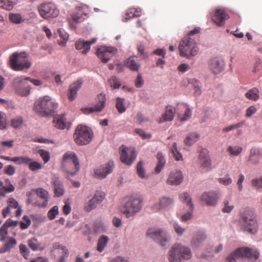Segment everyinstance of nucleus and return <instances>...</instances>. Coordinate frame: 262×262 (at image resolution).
Here are the masks:
<instances>
[{
	"instance_id": "obj_55",
	"label": "nucleus",
	"mask_w": 262,
	"mask_h": 262,
	"mask_svg": "<svg viewBox=\"0 0 262 262\" xmlns=\"http://www.w3.org/2000/svg\"><path fill=\"white\" fill-rule=\"evenodd\" d=\"M23 120L21 117H17L11 121V125L15 128H19L23 124Z\"/></svg>"
},
{
	"instance_id": "obj_36",
	"label": "nucleus",
	"mask_w": 262,
	"mask_h": 262,
	"mask_svg": "<svg viewBox=\"0 0 262 262\" xmlns=\"http://www.w3.org/2000/svg\"><path fill=\"white\" fill-rule=\"evenodd\" d=\"M205 238V234L202 232H199L193 236L192 240V245L194 247H197L199 244L204 241Z\"/></svg>"
},
{
	"instance_id": "obj_1",
	"label": "nucleus",
	"mask_w": 262,
	"mask_h": 262,
	"mask_svg": "<svg viewBox=\"0 0 262 262\" xmlns=\"http://www.w3.org/2000/svg\"><path fill=\"white\" fill-rule=\"evenodd\" d=\"M192 256L190 249L179 244L172 246L167 253L169 262H183Z\"/></svg>"
},
{
	"instance_id": "obj_48",
	"label": "nucleus",
	"mask_w": 262,
	"mask_h": 262,
	"mask_svg": "<svg viewBox=\"0 0 262 262\" xmlns=\"http://www.w3.org/2000/svg\"><path fill=\"white\" fill-rule=\"evenodd\" d=\"M57 249H61L66 256H68L69 251L64 246L60 244L59 243H55L53 244L51 251H54Z\"/></svg>"
},
{
	"instance_id": "obj_21",
	"label": "nucleus",
	"mask_w": 262,
	"mask_h": 262,
	"mask_svg": "<svg viewBox=\"0 0 262 262\" xmlns=\"http://www.w3.org/2000/svg\"><path fill=\"white\" fill-rule=\"evenodd\" d=\"M262 158V150L256 147H253L250 150L248 161L252 164H257Z\"/></svg>"
},
{
	"instance_id": "obj_18",
	"label": "nucleus",
	"mask_w": 262,
	"mask_h": 262,
	"mask_svg": "<svg viewBox=\"0 0 262 262\" xmlns=\"http://www.w3.org/2000/svg\"><path fill=\"white\" fill-rule=\"evenodd\" d=\"M114 168V162L110 161L106 164L103 165L99 168L97 169L94 172L95 176L99 179H104L107 174L112 172Z\"/></svg>"
},
{
	"instance_id": "obj_7",
	"label": "nucleus",
	"mask_w": 262,
	"mask_h": 262,
	"mask_svg": "<svg viewBox=\"0 0 262 262\" xmlns=\"http://www.w3.org/2000/svg\"><path fill=\"white\" fill-rule=\"evenodd\" d=\"M73 137L78 145H86L90 142L93 137L91 130L85 126L78 125Z\"/></svg>"
},
{
	"instance_id": "obj_62",
	"label": "nucleus",
	"mask_w": 262,
	"mask_h": 262,
	"mask_svg": "<svg viewBox=\"0 0 262 262\" xmlns=\"http://www.w3.org/2000/svg\"><path fill=\"white\" fill-rule=\"evenodd\" d=\"M257 111V110L255 106L252 105L249 107L246 113V117L247 118H250L253 114H254Z\"/></svg>"
},
{
	"instance_id": "obj_3",
	"label": "nucleus",
	"mask_w": 262,
	"mask_h": 262,
	"mask_svg": "<svg viewBox=\"0 0 262 262\" xmlns=\"http://www.w3.org/2000/svg\"><path fill=\"white\" fill-rule=\"evenodd\" d=\"M179 50L180 56L187 58L196 55L199 52L196 42L194 39L189 36H185L182 39Z\"/></svg>"
},
{
	"instance_id": "obj_10",
	"label": "nucleus",
	"mask_w": 262,
	"mask_h": 262,
	"mask_svg": "<svg viewBox=\"0 0 262 262\" xmlns=\"http://www.w3.org/2000/svg\"><path fill=\"white\" fill-rule=\"evenodd\" d=\"M13 86L16 93L21 96H27L30 94V86L25 79V77H19L15 78Z\"/></svg>"
},
{
	"instance_id": "obj_13",
	"label": "nucleus",
	"mask_w": 262,
	"mask_h": 262,
	"mask_svg": "<svg viewBox=\"0 0 262 262\" xmlns=\"http://www.w3.org/2000/svg\"><path fill=\"white\" fill-rule=\"evenodd\" d=\"M35 191L37 196H38V197L43 200L42 202H34L31 196V192H28L27 196L29 197L27 200L28 203L32 204L34 206H38L40 207H46L48 205L49 198L48 191L41 188H37Z\"/></svg>"
},
{
	"instance_id": "obj_38",
	"label": "nucleus",
	"mask_w": 262,
	"mask_h": 262,
	"mask_svg": "<svg viewBox=\"0 0 262 262\" xmlns=\"http://www.w3.org/2000/svg\"><path fill=\"white\" fill-rule=\"evenodd\" d=\"M179 198L181 201L186 203L187 205L191 208V210L193 209V206L191 203V199L187 192H183L181 193L180 195Z\"/></svg>"
},
{
	"instance_id": "obj_22",
	"label": "nucleus",
	"mask_w": 262,
	"mask_h": 262,
	"mask_svg": "<svg viewBox=\"0 0 262 262\" xmlns=\"http://www.w3.org/2000/svg\"><path fill=\"white\" fill-rule=\"evenodd\" d=\"M174 114L175 108L171 105L167 106L165 113L159 119L158 122L161 123L164 122L171 121L173 119Z\"/></svg>"
},
{
	"instance_id": "obj_41",
	"label": "nucleus",
	"mask_w": 262,
	"mask_h": 262,
	"mask_svg": "<svg viewBox=\"0 0 262 262\" xmlns=\"http://www.w3.org/2000/svg\"><path fill=\"white\" fill-rule=\"evenodd\" d=\"M124 101V98L117 97L116 99V107L119 113H123L126 111Z\"/></svg>"
},
{
	"instance_id": "obj_9",
	"label": "nucleus",
	"mask_w": 262,
	"mask_h": 262,
	"mask_svg": "<svg viewBox=\"0 0 262 262\" xmlns=\"http://www.w3.org/2000/svg\"><path fill=\"white\" fill-rule=\"evenodd\" d=\"M27 52H14L10 56V66H31V62L29 59Z\"/></svg>"
},
{
	"instance_id": "obj_15",
	"label": "nucleus",
	"mask_w": 262,
	"mask_h": 262,
	"mask_svg": "<svg viewBox=\"0 0 262 262\" xmlns=\"http://www.w3.org/2000/svg\"><path fill=\"white\" fill-rule=\"evenodd\" d=\"M120 150L121 162L128 165H131L136 158V151L123 145L120 147Z\"/></svg>"
},
{
	"instance_id": "obj_44",
	"label": "nucleus",
	"mask_w": 262,
	"mask_h": 262,
	"mask_svg": "<svg viewBox=\"0 0 262 262\" xmlns=\"http://www.w3.org/2000/svg\"><path fill=\"white\" fill-rule=\"evenodd\" d=\"M108 82L110 86L114 89H119L121 85L120 81L115 76L111 77Z\"/></svg>"
},
{
	"instance_id": "obj_30",
	"label": "nucleus",
	"mask_w": 262,
	"mask_h": 262,
	"mask_svg": "<svg viewBox=\"0 0 262 262\" xmlns=\"http://www.w3.org/2000/svg\"><path fill=\"white\" fill-rule=\"evenodd\" d=\"M201 201L203 205L211 206L213 202V193L211 191L204 192L201 196Z\"/></svg>"
},
{
	"instance_id": "obj_45",
	"label": "nucleus",
	"mask_w": 262,
	"mask_h": 262,
	"mask_svg": "<svg viewBox=\"0 0 262 262\" xmlns=\"http://www.w3.org/2000/svg\"><path fill=\"white\" fill-rule=\"evenodd\" d=\"M171 152L174 156L175 159L177 161H179L180 160H182V154L178 151L177 146V143H173L171 148Z\"/></svg>"
},
{
	"instance_id": "obj_6",
	"label": "nucleus",
	"mask_w": 262,
	"mask_h": 262,
	"mask_svg": "<svg viewBox=\"0 0 262 262\" xmlns=\"http://www.w3.org/2000/svg\"><path fill=\"white\" fill-rule=\"evenodd\" d=\"M259 252L247 247L238 248L226 257L227 262H236V259L247 257L256 260L259 256Z\"/></svg>"
},
{
	"instance_id": "obj_52",
	"label": "nucleus",
	"mask_w": 262,
	"mask_h": 262,
	"mask_svg": "<svg viewBox=\"0 0 262 262\" xmlns=\"http://www.w3.org/2000/svg\"><path fill=\"white\" fill-rule=\"evenodd\" d=\"M218 182L222 185L227 186L232 182V179L230 177L229 174H226L225 177L221 178L218 179Z\"/></svg>"
},
{
	"instance_id": "obj_31",
	"label": "nucleus",
	"mask_w": 262,
	"mask_h": 262,
	"mask_svg": "<svg viewBox=\"0 0 262 262\" xmlns=\"http://www.w3.org/2000/svg\"><path fill=\"white\" fill-rule=\"evenodd\" d=\"M200 138L197 133H192L188 135L184 140V143L188 146H191L196 142Z\"/></svg>"
},
{
	"instance_id": "obj_43",
	"label": "nucleus",
	"mask_w": 262,
	"mask_h": 262,
	"mask_svg": "<svg viewBox=\"0 0 262 262\" xmlns=\"http://www.w3.org/2000/svg\"><path fill=\"white\" fill-rule=\"evenodd\" d=\"M29 247L33 250L36 251L38 250H42L43 248H40L39 245L38 244L37 240L35 238H32L28 241Z\"/></svg>"
},
{
	"instance_id": "obj_56",
	"label": "nucleus",
	"mask_w": 262,
	"mask_h": 262,
	"mask_svg": "<svg viewBox=\"0 0 262 262\" xmlns=\"http://www.w3.org/2000/svg\"><path fill=\"white\" fill-rule=\"evenodd\" d=\"M224 207L222 208V211L224 213H230L234 208V206L229 204L227 200L224 201Z\"/></svg>"
},
{
	"instance_id": "obj_16",
	"label": "nucleus",
	"mask_w": 262,
	"mask_h": 262,
	"mask_svg": "<svg viewBox=\"0 0 262 262\" xmlns=\"http://www.w3.org/2000/svg\"><path fill=\"white\" fill-rule=\"evenodd\" d=\"M104 197L105 194L103 192L97 191L93 198L85 204L84 210L86 212H90L96 209L97 206L103 201Z\"/></svg>"
},
{
	"instance_id": "obj_51",
	"label": "nucleus",
	"mask_w": 262,
	"mask_h": 262,
	"mask_svg": "<svg viewBox=\"0 0 262 262\" xmlns=\"http://www.w3.org/2000/svg\"><path fill=\"white\" fill-rule=\"evenodd\" d=\"M8 227L4 224L0 228L1 241L3 242L6 240L8 235Z\"/></svg>"
},
{
	"instance_id": "obj_4",
	"label": "nucleus",
	"mask_w": 262,
	"mask_h": 262,
	"mask_svg": "<svg viewBox=\"0 0 262 262\" xmlns=\"http://www.w3.org/2000/svg\"><path fill=\"white\" fill-rule=\"evenodd\" d=\"M142 208V200L135 196H130L121 208V212L127 218L134 216Z\"/></svg>"
},
{
	"instance_id": "obj_59",
	"label": "nucleus",
	"mask_w": 262,
	"mask_h": 262,
	"mask_svg": "<svg viewBox=\"0 0 262 262\" xmlns=\"http://www.w3.org/2000/svg\"><path fill=\"white\" fill-rule=\"evenodd\" d=\"M4 172L7 175L12 176L15 172V169L13 165H9L5 167Z\"/></svg>"
},
{
	"instance_id": "obj_35",
	"label": "nucleus",
	"mask_w": 262,
	"mask_h": 262,
	"mask_svg": "<svg viewBox=\"0 0 262 262\" xmlns=\"http://www.w3.org/2000/svg\"><path fill=\"white\" fill-rule=\"evenodd\" d=\"M245 97L249 100L257 101L259 98V91L257 88H253L246 93Z\"/></svg>"
},
{
	"instance_id": "obj_5",
	"label": "nucleus",
	"mask_w": 262,
	"mask_h": 262,
	"mask_svg": "<svg viewBox=\"0 0 262 262\" xmlns=\"http://www.w3.org/2000/svg\"><path fill=\"white\" fill-rule=\"evenodd\" d=\"M62 167L70 175H75L80 169L79 160L76 154L68 151L63 156Z\"/></svg>"
},
{
	"instance_id": "obj_50",
	"label": "nucleus",
	"mask_w": 262,
	"mask_h": 262,
	"mask_svg": "<svg viewBox=\"0 0 262 262\" xmlns=\"http://www.w3.org/2000/svg\"><path fill=\"white\" fill-rule=\"evenodd\" d=\"M137 172L141 178H145V171L143 168V163L142 161H140L137 165Z\"/></svg>"
},
{
	"instance_id": "obj_24",
	"label": "nucleus",
	"mask_w": 262,
	"mask_h": 262,
	"mask_svg": "<svg viewBox=\"0 0 262 262\" xmlns=\"http://www.w3.org/2000/svg\"><path fill=\"white\" fill-rule=\"evenodd\" d=\"M96 41V39L94 38L91 41H83L79 40L75 43V48L77 50H82V53L86 54L90 49V46L92 44Z\"/></svg>"
},
{
	"instance_id": "obj_42",
	"label": "nucleus",
	"mask_w": 262,
	"mask_h": 262,
	"mask_svg": "<svg viewBox=\"0 0 262 262\" xmlns=\"http://www.w3.org/2000/svg\"><path fill=\"white\" fill-rule=\"evenodd\" d=\"M106 227L100 221H97L94 223V231L96 233L104 232L106 230Z\"/></svg>"
},
{
	"instance_id": "obj_57",
	"label": "nucleus",
	"mask_w": 262,
	"mask_h": 262,
	"mask_svg": "<svg viewBox=\"0 0 262 262\" xmlns=\"http://www.w3.org/2000/svg\"><path fill=\"white\" fill-rule=\"evenodd\" d=\"M135 119L136 121L140 124L143 122H146L149 121L148 118L145 117L143 114L141 113H137Z\"/></svg>"
},
{
	"instance_id": "obj_20",
	"label": "nucleus",
	"mask_w": 262,
	"mask_h": 262,
	"mask_svg": "<svg viewBox=\"0 0 262 262\" xmlns=\"http://www.w3.org/2000/svg\"><path fill=\"white\" fill-rule=\"evenodd\" d=\"M183 176L181 171H171L167 180V183L171 185H179L183 181Z\"/></svg>"
},
{
	"instance_id": "obj_8",
	"label": "nucleus",
	"mask_w": 262,
	"mask_h": 262,
	"mask_svg": "<svg viewBox=\"0 0 262 262\" xmlns=\"http://www.w3.org/2000/svg\"><path fill=\"white\" fill-rule=\"evenodd\" d=\"M241 221L245 230L252 234L256 232L258 225L255 215L252 210L245 211L243 214Z\"/></svg>"
},
{
	"instance_id": "obj_40",
	"label": "nucleus",
	"mask_w": 262,
	"mask_h": 262,
	"mask_svg": "<svg viewBox=\"0 0 262 262\" xmlns=\"http://www.w3.org/2000/svg\"><path fill=\"white\" fill-rule=\"evenodd\" d=\"M9 19L10 20L16 24H19L21 23H23L25 21V19H24L20 14L18 13H11L9 14Z\"/></svg>"
},
{
	"instance_id": "obj_39",
	"label": "nucleus",
	"mask_w": 262,
	"mask_h": 262,
	"mask_svg": "<svg viewBox=\"0 0 262 262\" xmlns=\"http://www.w3.org/2000/svg\"><path fill=\"white\" fill-rule=\"evenodd\" d=\"M243 151V148L241 146H230L227 148V151L229 153L230 156H237Z\"/></svg>"
},
{
	"instance_id": "obj_60",
	"label": "nucleus",
	"mask_w": 262,
	"mask_h": 262,
	"mask_svg": "<svg viewBox=\"0 0 262 262\" xmlns=\"http://www.w3.org/2000/svg\"><path fill=\"white\" fill-rule=\"evenodd\" d=\"M6 125V119L5 114L0 111V129L5 128Z\"/></svg>"
},
{
	"instance_id": "obj_26",
	"label": "nucleus",
	"mask_w": 262,
	"mask_h": 262,
	"mask_svg": "<svg viewBox=\"0 0 262 262\" xmlns=\"http://www.w3.org/2000/svg\"><path fill=\"white\" fill-rule=\"evenodd\" d=\"M53 185L54 187V195L56 197H59L64 194V189L62 182L56 178L53 180Z\"/></svg>"
},
{
	"instance_id": "obj_33",
	"label": "nucleus",
	"mask_w": 262,
	"mask_h": 262,
	"mask_svg": "<svg viewBox=\"0 0 262 262\" xmlns=\"http://www.w3.org/2000/svg\"><path fill=\"white\" fill-rule=\"evenodd\" d=\"M16 3V0H0V8L10 11L13 8Z\"/></svg>"
},
{
	"instance_id": "obj_19",
	"label": "nucleus",
	"mask_w": 262,
	"mask_h": 262,
	"mask_svg": "<svg viewBox=\"0 0 262 262\" xmlns=\"http://www.w3.org/2000/svg\"><path fill=\"white\" fill-rule=\"evenodd\" d=\"M198 163L202 172L208 171L211 166V160L206 150L201 152L198 158Z\"/></svg>"
},
{
	"instance_id": "obj_54",
	"label": "nucleus",
	"mask_w": 262,
	"mask_h": 262,
	"mask_svg": "<svg viewBox=\"0 0 262 262\" xmlns=\"http://www.w3.org/2000/svg\"><path fill=\"white\" fill-rule=\"evenodd\" d=\"M19 248L21 255L25 259H27L29 256V251L27 246L25 245L21 244L19 246Z\"/></svg>"
},
{
	"instance_id": "obj_63",
	"label": "nucleus",
	"mask_w": 262,
	"mask_h": 262,
	"mask_svg": "<svg viewBox=\"0 0 262 262\" xmlns=\"http://www.w3.org/2000/svg\"><path fill=\"white\" fill-rule=\"evenodd\" d=\"M244 125V123L243 122H239L233 125H231L230 126H228L223 129V131L224 132H228L232 129H234L236 128L241 127Z\"/></svg>"
},
{
	"instance_id": "obj_23",
	"label": "nucleus",
	"mask_w": 262,
	"mask_h": 262,
	"mask_svg": "<svg viewBox=\"0 0 262 262\" xmlns=\"http://www.w3.org/2000/svg\"><path fill=\"white\" fill-rule=\"evenodd\" d=\"M83 81L79 79L70 85L69 89L68 98L72 101L77 96V92L81 88Z\"/></svg>"
},
{
	"instance_id": "obj_61",
	"label": "nucleus",
	"mask_w": 262,
	"mask_h": 262,
	"mask_svg": "<svg viewBox=\"0 0 262 262\" xmlns=\"http://www.w3.org/2000/svg\"><path fill=\"white\" fill-rule=\"evenodd\" d=\"M144 80L142 77L141 74H139L135 81V85L137 88H140L143 86Z\"/></svg>"
},
{
	"instance_id": "obj_47",
	"label": "nucleus",
	"mask_w": 262,
	"mask_h": 262,
	"mask_svg": "<svg viewBox=\"0 0 262 262\" xmlns=\"http://www.w3.org/2000/svg\"><path fill=\"white\" fill-rule=\"evenodd\" d=\"M58 207L57 206H54L48 212V217L50 220H53L58 214Z\"/></svg>"
},
{
	"instance_id": "obj_27",
	"label": "nucleus",
	"mask_w": 262,
	"mask_h": 262,
	"mask_svg": "<svg viewBox=\"0 0 262 262\" xmlns=\"http://www.w3.org/2000/svg\"><path fill=\"white\" fill-rule=\"evenodd\" d=\"M173 202V200L170 198L162 197L159 199V202L155 204L153 207L154 210H161L169 206Z\"/></svg>"
},
{
	"instance_id": "obj_28",
	"label": "nucleus",
	"mask_w": 262,
	"mask_h": 262,
	"mask_svg": "<svg viewBox=\"0 0 262 262\" xmlns=\"http://www.w3.org/2000/svg\"><path fill=\"white\" fill-rule=\"evenodd\" d=\"M141 13V11L140 8H130L128 9L124 14L123 20L124 21H127L130 18L140 16Z\"/></svg>"
},
{
	"instance_id": "obj_58",
	"label": "nucleus",
	"mask_w": 262,
	"mask_h": 262,
	"mask_svg": "<svg viewBox=\"0 0 262 262\" xmlns=\"http://www.w3.org/2000/svg\"><path fill=\"white\" fill-rule=\"evenodd\" d=\"M189 211L188 212L183 214L181 216V220L182 222H186L187 221H188L192 218V212H193V209H192L191 210V209L190 207H189Z\"/></svg>"
},
{
	"instance_id": "obj_14",
	"label": "nucleus",
	"mask_w": 262,
	"mask_h": 262,
	"mask_svg": "<svg viewBox=\"0 0 262 262\" xmlns=\"http://www.w3.org/2000/svg\"><path fill=\"white\" fill-rule=\"evenodd\" d=\"M116 53L117 49L116 48L107 46L100 47L96 52L98 57L104 63L108 62Z\"/></svg>"
},
{
	"instance_id": "obj_11",
	"label": "nucleus",
	"mask_w": 262,
	"mask_h": 262,
	"mask_svg": "<svg viewBox=\"0 0 262 262\" xmlns=\"http://www.w3.org/2000/svg\"><path fill=\"white\" fill-rule=\"evenodd\" d=\"M40 16L44 18H54L59 14V11L52 3L42 4L38 7Z\"/></svg>"
},
{
	"instance_id": "obj_25",
	"label": "nucleus",
	"mask_w": 262,
	"mask_h": 262,
	"mask_svg": "<svg viewBox=\"0 0 262 262\" xmlns=\"http://www.w3.org/2000/svg\"><path fill=\"white\" fill-rule=\"evenodd\" d=\"M1 158L6 161L13 162L18 165H27L29 162L32 161V159L26 156L10 157L2 156H1Z\"/></svg>"
},
{
	"instance_id": "obj_53",
	"label": "nucleus",
	"mask_w": 262,
	"mask_h": 262,
	"mask_svg": "<svg viewBox=\"0 0 262 262\" xmlns=\"http://www.w3.org/2000/svg\"><path fill=\"white\" fill-rule=\"evenodd\" d=\"M135 132L143 139H150L151 138V135L146 133L144 130L140 128L136 129Z\"/></svg>"
},
{
	"instance_id": "obj_17",
	"label": "nucleus",
	"mask_w": 262,
	"mask_h": 262,
	"mask_svg": "<svg viewBox=\"0 0 262 262\" xmlns=\"http://www.w3.org/2000/svg\"><path fill=\"white\" fill-rule=\"evenodd\" d=\"M105 102V95L103 94H100L98 96V102L94 107H82L80 110L85 114H89L94 112H100L104 107Z\"/></svg>"
},
{
	"instance_id": "obj_49",
	"label": "nucleus",
	"mask_w": 262,
	"mask_h": 262,
	"mask_svg": "<svg viewBox=\"0 0 262 262\" xmlns=\"http://www.w3.org/2000/svg\"><path fill=\"white\" fill-rule=\"evenodd\" d=\"M38 154L41 157L45 163H47L50 159V153L44 150V149H39L38 151Z\"/></svg>"
},
{
	"instance_id": "obj_64",
	"label": "nucleus",
	"mask_w": 262,
	"mask_h": 262,
	"mask_svg": "<svg viewBox=\"0 0 262 262\" xmlns=\"http://www.w3.org/2000/svg\"><path fill=\"white\" fill-rule=\"evenodd\" d=\"M7 203H8V207H9V208H17L19 206L18 202L14 199L10 198L8 199Z\"/></svg>"
},
{
	"instance_id": "obj_32",
	"label": "nucleus",
	"mask_w": 262,
	"mask_h": 262,
	"mask_svg": "<svg viewBox=\"0 0 262 262\" xmlns=\"http://www.w3.org/2000/svg\"><path fill=\"white\" fill-rule=\"evenodd\" d=\"M17 244L16 240L14 238H10L9 241L6 242L4 246L0 249V253H5L10 251Z\"/></svg>"
},
{
	"instance_id": "obj_34",
	"label": "nucleus",
	"mask_w": 262,
	"mask_h": 262,
	"mask_svg": "<svg viewBox=\"0 0 262 262\" xmlns=\"http://www.w3.org/2000/svg\"><path fill=\"white\" fill-rule=\"evenodd\" d=\"M158 164L155 168V173H159L165 164V160L161 152H158L157 156Z\"/></svg>"
},
{
	"instance_id": "obj_12",
	"label": "nucleus",
	"mask_w": 262,
	"mask_h": 262,
	"mask_svg": "<svg viewBox=\"0 0 262 262\" xmlns=\"http://www.w3.org/2000/svg\"><path fill=\"white\" fill-rule=\"evenodd\" d=\"M147 235L159 243L161 246H167V243L169 241L168 236L166 233L160 229H150L147 231Z\"/></svg>"
},
{
	"instance_id": "obj_46",
	"label": "nucleus",
	"mask_w": 262,
	"mask_h": 262,
	"mask_svg": "<svg viewBox=\"0 0 262 262\" xmlns=\"http://www.w3.org/2000/svg\"><path fill=\"white\" fill-rule=\"evenodd\" d=\"M27 165H28L29 169L32 171H35L42 168V165L40 163L33 161L32 160L29 162Z\"/></svg>"
},
{
	"instance_id": "obj_2",
	"label": "nucleus",
	"mask_w": 262,
	"mask_h": 262,
	"mask_svg": "<svg viewBox=\"0 0 262 262\" xmlns=\"http://www.w3.org/2000/svg\"><path fill=\"white\" fill-rule=\"evenodd\" d=\"M57 105V103L52 101L49 96H46L35 102L34 109L39 115L45 117L52 115Z\"/></svg>"
},
{
	"instance_id": "obj_37",
	"label": "nucleus",
	"mask_w": 262,
	"mask_h": 262,
	"mask_svg": "<svg viewBox=\"0 0 262 262\" xmlns=\"http://www.w3.org/2000/svg\"><path fill=\"white\" fill-rule=\"evenodd\" d=\"M108 237L105 235H102L99 238L97 243V250L99 252L103 251L108 242Z\"/></svg>"
},
{
	"instance_id": "obj_29",
	"label": "nucleus",
	"mask_w": 262,
	"mask_h": 262,
	"mask_svg": "<svg viewBox=\"0 0 262 262\" xmlns=\"http://www.w3.org/2000/svg\"><path fill=\"white\" fill-rule=\"evenodd\" d=\"M55 126L58 129H63L66 126V118L64 115H56L54 118Z\"/></svg>"
}]
</instances>
